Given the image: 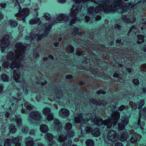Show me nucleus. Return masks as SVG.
Wrapping results in <instances>:
<instances>
[{"mask_svg": "<svg viewBox=\"0 0 146 146\" xmlns=\"http://www.w3.org/2000/svg\"><path fill=\"white\" fill-rule=\"evenodd\" d=\"M25 49V46L23 45L22 44L20 43H17L14 50L15 54L13 51H11L8 53L6 59L3 58L1 61L3 67L7 68H9L13 69L14 79L19 83L18 84L22 85L21 86L23 88V92L25 94H27L28 90L23 87L26 84L23 77L20 76L19 69L21 67H22V66L18 64L24 58Z\"/></svg>", "mask_w": 146, "mask_h": 146, "instance_id": "f257e3e1", "label": "nucleus"}, {"mask_svg": "<svg viewBox=\"0 0 146 146\" xmlns=\"http://www.w3.org/2000/svg\"><path fill=\"white\" fill-rule=\"evenodd\" d=\"M83 114H81L78 116V117H74V122L75 123H80L81 124H85L87 122H88L91 121L93 123V124H91L92 126H94L96 125H100L102 124L107 125L108 128H110L111 127L115 128L116 126V124L117 121V120L119 117V113L118 112L113 114L111 119L108 120L103 121L100 118L96 117L94 119L90 118L88 120V118L86 117V119L84 120L83 118Z\"/></svg>", "mask_w": 146, "mask_h": 146, "instance_id": "f03ea898", "label": "nucleus"}, {"mask_svg": "<svg viewBox=\"0 0 146 146\" xmlns=\"http://www.w3.org/2000/svg\"><path fill=\"white\" fill-rule=\"evenodd\" d=\"M128 118L125 117H123L122 118L121 122L119 123L118 125V129L119 130V132L121 133V135H118L119 137L116 135L115 132L113 131H110L108 134L107 137L109 140L112 142H114L117 141L119 138V140L121 141H124L126 140L128 138V135L126 133V131L124 129L123 133L122 132V131H120L122 130L124 128V126L127 125L128 123Z\"/></svg>", "mask_w": 146, "mask_h": 146, "instance_id": "7ed1b4c3", "label": "nucleus"}, {"mask_svg": "<svg viewBox=\"0 0 146 146\" xmlns=\"http://www.w3.org/2000/svg\"><path fill=\"white\" fill-rule=\"evenodd\" d=\"M74 135V132L70 131L65 136L66 137L63 135H59L58 134V135L56 136V139L62 146H70L71 142L70 139Z\"/></svg>", "mask_w": 146, "mask_h": 146, "instance_id": "20e7f679", "label": "nucleus"}, {"mask_svg": "<svg viewBox=\"0 0 146 146\" xmlns=\"http://www.w3.org/2000/svg\"><path fill=\"white\" fill-rule=\"evenodd\" d=\"M17 2L15 3V7L19 9V13L15 15L16 17H19L22 18L24 21V18L28 16L29 13V10L28 9L25 8L21 10L20 4L24 2V0H16Z\"/></svg>", "mask_w": 146, "mask_h": 146, "instance_id": "39448f33", "label": "nucleus"}, {"mask_svg": "<svg viewBox=\"0 0 146 146\" xmlns=\"http://www.w3.org/2000/svg\"><path fill=\"white\" fill-rule=\"evenodd\" d=\"M10 37V35H6L0 41V46L2 52H3L4 50L7 48L9 42V39L8 38H9Z\"/></svg>", "mask_w": 146, "mask_h": 146, "instance_id": "423d86ee", "label": "nucleus"}, {"mask_svg": "<svg viewBox=\"0 0 146 146\" xmlns=\"http://www.w3.org/2000/svg\"><path fill=\"white\" fill-rule=\"evenodd\" d=\"M50 110L48 108H44L42 111L43 113L45 116L47 115V119L48 121L51 120L53 119V116L50 113Z\"/></svg>", "mask_w": 146, "mask_h": 146, "instance_id": "0eeeda50", "label": "nucleus"}, {"mask_svg": "<svg viewBox=\"0 0 146 146\" xmlns=\"http://www.w3.org/2000/svg\"><path fill=\"white\" fill-rule=\"evenodd\" d=\"M9 118L11 121H15L19 126H21V121L20 116L19 115L15 116V114H13L11 115V116H10Z\"/></svg>", "mask_w": 146, "mask_h": 146, "instance_id": "6e6552de", "label": "nucleus"}, {"mask_svg": "<svg viewBox=\"0 0 146 146\" xmlns=\"http://www.w3.org/2000/svg\"><path fill=\"white\" fill-rule=\"evenodd\" d=\"M31 35H30L29 37H26V39L28 40H34L35 39H36L37 40H39L42 38V35H37L38 34H35V33H34L33 32H32L31 33Z\"/></svg>", "mask_w": 146, "mask_h": 146, "instance_id": "1a4fd4ad", "label": "nucleus"}, {"mask_svg": "<svg viewBox=\"0 0 146 146\" xmlns=\"http://www.w3.org/2000/svg\"><path fill=\"white\" fill-rule=\"evenodd\" d=\"M69 114V112L68 110L62 108L59 111V115L62 117H64V116H68Z\"/></svg>", "mask_w": 146, "mask_h": 146, "instance_id": "9d476101", "label": "nucleus"}, {"mask_svg": "<svg viewBox=\"0 0 146 146\" xmlns=\"http://www.w3.org/2000/svg\"><path fill=\"white\" fill-rule=\"evenodd\" d=\"M30 117L33 119L38 120L40 119V116L37 111H34L31 113L30 115Z\"/></svg>", "mask_w": 146, "mask_h": 146, "instance_id": "9b49d317", "label": "nucleus"}, {"mask_svg": "<svg viewBox=\"0 0 146 146\" xmlns=\"http://www.w3.org/2000/svg\"><path fill=\"white\" fill-rule=\"evenodd\" d=\"M51 20H50V21H49V23L48 24H46V29L44 31V35H43V36H46L49 33L51 28L52 25V23H51Z\"/></svg>", "mask_w": 146, "mask_h": 146, "instance_id": "f8f14e48", "label": "nucleus"}, {"mask_svg": "<svg viewBox=\"0 0 146 146\" xmlns=\"http://www.w3.org/2000/svg\"><path fill=\"white\" fill-rule=\"evenodd\" d=\"M52 134L50 133H48L46 134L45 136V138L46 141L48 142V144L50 145H52L53 144L52 143Z\"/></svg>", "mask_w": 146, "mask_h": 146, "instance_id": "ddd939ff", "label": "nucleus"}, {"mask_svg": "<svg viewBox=\"0 0 146 146\" xmlns=\"http://www.w3.org/2000/svg\"><path fill=\"white\" fill-rule=\"evenodd\" d=\"M54 125H53V127H54V128L57 129V130H59L60 128H61L62 125L60 123L57 119H54Z\"/></svg>", "mask_w": 146, "mask_h": 146, "instance_id": "4468645a", "label": "nucleus"}, {"mask_svg": "<svg viewBox=\"0 0 146 146\" xmlns=\"http://www.w3.org/2000/svg\"><path fill=\"white\" fill-rule=\"evenodd\" d=\"M41 23V21L38 18H34L31 19L29 21V24L30 25H33L35 24H40Z\"/></svg>", "mask_w": 146, "mask_h": 146, "instance_id": "2eb2a0df", "label": "nucleus"}, {"mask_svg": "<svg viewBox=\"0 0 146 146\" xmlns=\"http://www.w3.org/2000/svg\"><path fill=\"white\" fill-rule=\"evenodd\" d=\"M33 139L30 137L27 138L25 140L26 146H32L33 145Z\"/></svg>", "mask_w": 146, "mask_h": 146, "instance_id": "dca6fc26", "label": "nucleus"}, {"mask_svg": "<svg viewBox=\"0 0 146 146\" xmlns=\"http://www.w3.org/2000/svg\"><path fill=\"white\" fill-rule=\"evenodd\" d=\"M40 130L41 132L45 133L48 130V127L46 125H41L40 127Z\"/></svg>", "mask_w": 146, "mask_h": 146, "instance_id": "f3484780", "label": "nucleus"}, {"mask_svg": "<svg viewBox=\"0 0 146 146\" xmlns=\"http://www.w3.org/2000/svg\"><path fill=\"white\" fill-rule=\"evenodd\" d=\"M138 136L137 134L133 135L130 140V142L131 143H133L136 141L138 139Z\"/></svg>", "mask_w": 146, "mask_h": 146, "instance_id": "a211bd4d", "label": "nucleus"}, {"mask_svg": "<svg viewBox=\"0 0 146 146\" xmlns=\"http://www.w3.org/2000/svg\"><path fill=\"white\" fill-rule=\"evenodd\" d=\"M92 133L94 136L97 137L100 135V132L98 128H96L92 130Z\"/></svg>", "mask_w": 146, "mask_h": 146, "instance_id": "6ab92c4d", "label": "nucleus"}, {"mask_svg": "<svg viewBox=\"0 0 146 146\" xmlns=\"http://www.w3.org/2000/svg\"><path fill=\"white\" fill-rule=\"evenodd\" d=\"M19 138L17 137L14 138L13 139L12 141L13 143L14 144H16V146H20V143L19 142Z\"/></svg>", "mask_w": 146, "mask_h": 146, "instance_id": "aec40b11", "label": "nucleus"}, {"mask_svg": "<svg viewBox=\"0 0 146 146\" xmlns=\"http://www.w3.org/2000/svg\"><path fill=\"white\" fill-rule=\"evenodd\" d=\"M144 36L143 35H137L138 40L137 43L138 44L144 41L143 38Z\"/></svg>", "mask_w": 146, "mask_h": 146, "instance_id": "412c9836", "label": "nucleus"}, {"mask_svg": "<svg viewBox=\"0 0 146 146\" xmlns=\"http://www.w3.org/2000/svg\"><path fill=\"white\" fill-rule=\"evenodd\" d=\"M1 77L3 81L4 82H7L9 80V77L6 74H3L1 76Z\"/></svg>", "mask_w": 146, "mask_h": 146, "instance_id": "4be33fe9", "label": "nucleus"}, {"mask_svg": "<svg viewBox=\"0 0 146 146\" xmlns=\"http://www.w3.org/2000/svg\"><path fill=\"white\" fill-rule=\"evenodd\" d=\"M86 144L87 146H94V143L92 140H88L86 142Z\"/></svg>", "mask_w": 146, "mask_h": 146, "instance_id": "5701e85b", "label": "nucleus"}, {"mask_svg": "<svg viewBox=\"0 0 146 146\" xmlns=\"http://www.w3.org/2000/svg\"><path fill=\"white\" fill-rule=\"evenodd\" d=\"M12 27H15L17 25V22L16 21H9V23Z\"/></svg>", "mask_w": 146, "mask_h": 146, "instance_id": "b1692460", "label": "nucleus"}, {"mask_svg": "<svg viewBox=\"0 0 146 146\" xmlns=\"http://www.w3.org/2000/svg\"><path fill=\"white\" fill-rule=\"evenodd\" d=\"M17 101V98L14 97H12V98L11 99V100L9 103V105H12L13 106L14 104Z\"/></svg>", "mask_w": 146, "mask_h": 146, "instance_id": "393cba45", "label": "nucleus"}, {"mask_svg": "<svg viewBox=\"0 0 146 146\" xmlns=\"http://www.w3.org/2000/svg\"><path fill=\"white\" fill-rule=\"evenodd\" d=\"M15 126L13 125H11L10 126L9 129L11 133H14L16 131V129L15 128Z\"/></svg>", "mask_w": 146, "mask_h": 146, "instance_id": "a878e982", "label": "nucleus"}, {"mask_svg": "<svg viewBox=\"0 0 146 146\" xmlns=\"http://www.w3.org/2000/svg\"><path fill=\"white\" fill-rule=\"evenodd\" d=\"M72 127V125L69 123H67L66 125L65 129L68 131Z\"/></svg>", "mask_w": 146, "mask_h": 146, "instance_id": "bb28decb", "label": "nucleus"}, {"mask_svg": "<svg viewBox=\"0 0 146 146\" xmlns=\"http://www.w3.org/2000/svg\"><path fill=\"white\" fill-rule=\"evenodd\" d=\"M80 17H79L80 18H82V19H84L86 22H88L90 19V18L89 17L86 15L85 17H84V15H83L82 16H80Z\"/></svg>", "mask_w": 146, "mask_h": 146, "instance_id": "cd10ccee", "label": "nucleus"}, {"mask_svg": "<svg viewBox=\"0 0 146 146\" xmlns=\"http://www.w3.org/2000/svg\"><path fill=\"white\" fill-rule=\"evenodd\" d=\"M11 143V142L10 139H7L5 141L4 146H9Z\"/></svg>", "mask_w": 146, "mask_h": 146, "instance_id": "c85d7f7f", "label": "nucleus"}, {"mask_svg": "<svg viewBox=\"0 0 146 146\" xmlns=\"http://www.w3.org/2000/svg\"><path fill=\"white\" fill-rule=\"evenodd\" d=\"M25 107L28 110H30L32 108L31 105L28 102L25 103Z\"/></svg>", "mask_w": 146, "mask_h": 146, "instance_id": "c756f323", "label": "nucleus"}, {"mask_svg": "<svg viewBox=\"0 0 146 146\" xmlns=\"http://www.w3.org/2000/svg\"><path fill=\"white\" fill-rule=\"evenodd\" d=\"M44 17L46 20H48L50 18V15L48 13H45L44 14Z\"/></svg>", "mask_w": 146, "mask_h": 146, "instance_id": "7c9ffc66", "label": "nucleus"}, {"mask_svg": "<svg viewBox=\"0 0 146 146\" xmlns=\"http://www.w3.org/2000/svg\"><path fill=\"white\" fill-rule=\"evenodd\" d=\"M144 104V102L143 100H141L140 102H139V106H137L138 108V109L140 108L141 107H142V106Z\"/></svg>", "mask_w": 146, "mask_h": 146, "instance_id": "2f4dec72", "label": "nucleus"}, {"mask_svg": "<svg viewBox=\"0 0 146 146\" xmlns=\"http://www.w3.org/2000/svg\"><path fill=\"white\" fill-rule=\"evenodd\" d=\"M142 112H143V113L145 115H146V108H145L143 111H142L140 112V119L142 117L141 114V113H142Z\"/></svg>", "mask_w": 146, "mask_h": 146, "instance_id": "473e14b6", "label": "nucleus"}, {"mask_svg": "<svg viewBox=\"0 0 146 146\" xmlns=\"http://www.w3.org/2000/svg\"><path fill=\"white\" fill-rule=\"evenodd\" d=\"M91 127H91L90 128L89 127H86L85 128V131H86V133H90V132L91 129H92V128L91 129Z\"/></svg>", "mask_w": 146, "mask_h": 146, "instance_id": "72a5a7b5", "label": "nucleus"}, {"mask_svg": "<svg viewBox=\"0 0 146 146\" xmlns=\"http://www.w3.org/2000/svg\"><path fill=\"white\" fill-rule=\"evenodd\" d=\"M28 128L27 127H24V129H22V131L23 133H26L28 131Z\"/></svg>", "mask_w": 146, "mask_h": 146, "instance_id": "f704fd0d", "label": "nucleus"}, {"mask_svg": "<svg viewBox=\"0 0 146 146\" xmlns=\"http://www.w3.org/2000/svg\"><path fill=\"white\" fill-rule=\"evenodd\" d=\"M133 83L135 85H137L139 84V82L138 80L137 79H133Z\"/></svg>", "mask_w": 146, "mask_h": 146, "instance_id": "c9c22d12", "label": "nucleus"}, {"mask_svg": "<svg viewBox=\"0 0 146 146\" xmlns=\"http://www.w3.org/2000/svg\"><path fill=\"white\" fill-rule=\"evenodd\" d=\"M78 29L77 28H76L74 29V31L72 33L73 34H78Z\"/></svg>", "mask_w": 146, "mask_h": 146, "instance_id": "e433bc0d", "label": "nucleus"}, {"mask_svg": "<svg viewBox=\"0 0 146 146\" xmlns=\"http://www.w3.org/2000/svg\"><path fill=\"white\" fill-rule=\"evenodd\" d=\"M68 50H69L70 52L72 53L74 51V48L72 46H70L69 47Z\"/></svg>", "mask_w": 146, "mask_h": 146, "instance_id": "4c0bfd02", "label": "nucleus"}, {"mask_svg": "<svg viewBox=\"0 0 146 146\" xmlns=\"http://www.w3.org/2000/svg\"><path fill=\"white\" fill-rule=\"evenodd\" d=\"M123 20L125 22H127L128 23H132L134 22V21H130V20L129 19H126L125 18H123Z\"/></svg>", "mask_w": 146, "mask_h": 146, "instance_id": "58836bf2", "label": "nucleus"}, {"mask_svg": "<svg viewBox=\"0 0 146 146\" xmlns=\"http://www.w3.org/2000/svg\"><path fill=\"white\" fill-rule=\"evenodd\" d=\"M6 4L5 3H2L0 4V6L2 8H4L5 7Z\"/></svg>", "mask_w": 146, "mask_h": 146, "instance_id": "ea45409f", "label": "nucleus"}, {"mask_svg": "<svg viewBox=\"0 0 146 146\" xmlns=\"http://www.w3.org/2000/svg\"><path fill=\"white\" fill-rule=\"evenodd\" d=\"M3 86L2 84L0 85V93H1L3 90Z\"/></svg>", "mask_w": 146, "mask_h": 146, "instance_id": "a19ab883", "label": "nucleus"}, {"mask_svg": "<svg viewBox=\"0 0 146 146\" xmlns=\"http://www.w3.org/2000/svg\"><path fill=\"white\" fill-rule=\"evenodd\" d=\"M97 93L98 94H100L101 93H102L103 94H104L105 93V92L104 91H103L102 90L98 91L97 92Z\"/></svg>", "mask_w": 146, "mask_h": 146, "instance_id": "79ce46f5", "label": "nucleus"}, {"mask_svg": "<svg viewBox=\"0 0 146 146\" xmlns=\"http://www.w3.org/2000/svg\"><path fill=\"white\" fill-rule=\"evenodd\" d=\"M113 76L114 77H116L118 78H119V75L117 73H115L113 75Z\"/></svg>", "mask_w": 146, "mask_h": 146, "instance_id": "37998d69", "label": "nucleus"}, {"mask_svg": "<svg viewBox=\"0 0 146 146\" xmlns=\"http://www.w3.org/2000/svg\"><path fill=\"white\" fill-rule=\"evenodd\" d=\"M115 29L117 28V29H120L121 28V27L120 26H119L118 25H117L115 26Z\"/></svg>", "mask_w": 146, "mask_h": 146, "instance_id": "c03bdc74", "label": "nucleus"}, {"mask_svg": "<svg viewBox=\"0 0 146 146\" xmlns=\"http://www.w3.org/2000/svg\"><path fill=\"white\" fill-rule=\"evenodd\" d=\"M66 0H58V1L61 3H64L66 1Z\"/></svg>", "mask_w": 146, "mask_h": 146, "instance_id": "a18cd8bd", "label": "nucleus"}, {"mask_svg": "<svg viewBox=\"0 0 146 146\" xmlns=\"http://www.w3.org/2000/svg\"><path fill=\"white\" fill-rule=\"evenodd\" d=\"M101 17L100 16H97L96 18V20H99L101 19Z\"/></svg>", "mask_w": 146, "mask_h": 146, "instance_id": "49530a36", "label": "nucleus"}, {"mask_svg": "<svg viewBox=\"0 0 146 146\" xmlns=\"http://www.w3.org/2000/svg\"><path fill=\"white\" fill-rule=\"evenodd\" d=\"M124 108V106H121L119 108V110H122Z\"/></svg>", "mask_w": 146, "mask_h": 146, "instance_id": "de8ad7c7", "label": "nucleus"}, {"mask_svg": "<svg viewBox=\"0 0 146 146\" xmlns=\"http://www.w3.org/2000/svg\"><path fill=\"white\" fill-rule=\"evenodd\" d=\"M5 116L7 117V118H8V117H9V114L8 113H7V112H6L5 113Z\"/></svg>", "mask_w": 146, "mask_h": 146, "instance_id": "09e8293b", "label": "nucleus"}, {"mask_svg": "<svg viewBox=\"0 0 146 146\" xmlns=\"http://www.w3.org/2000/svg\"><path fill=\"white\" fill-rule=\"evenodd\" d=\"M126 71H127V72H130L131 71V70L130 68H126Z\"/></svg>", "mask_w": 146, "mask_h": 146, "instance_id": "8fccbe9b", "label": "nucleus"}, {"mask_svg": "<svg viewBox=\"0 0 146 146\" xmlns=\"http://www.w3.org/2000/svg\"><path fill=\"white\" fill-rule=\"evenodd\" d=\"M3 18V15L2 14V13H0V20Z\"/></svg>", "mask_w": 146, "mask_h": 146, "instance_id": "3c124183", "label": "nucleus"}, {"mask_svg": "<svg viewBox=\"0 0 146 146\" xmlns=\"http://www.w3.org/2000/svg\"><path fill=\"white\" fill-rule=\"evenodd\" d=\"M72 77V76L71 75H69L66 76V78H70Z\"/></svg>", "mask_w": 146, "mask_h": 146, "instance_id": "603ef678", "label": "nucleus"}, {"mask_svg": "<svg viewBox=\"0 0 146 146\" xmlns=\"http://www.w3.org/2000/svg\"><path fill=\"white\" fill-rule=\"evenodd\" d=\"M34 131L33 130H31L29 132V133L31 134H33L34 133Z\"/></svg>", "mask_w": 146, "mask_h": 146, "instance_id": "864d4df0", "label": "nucleus"}, {"mask_svg": "<svg viewBox=\"0 0 146 146\" xmlns=\"http://www.w3.org/2000/svg\"><path fill=\"white\" fill-rule=\"evenodd\" d=\"M58 43L57 42H55L54 43V45L55 46H57L58 45Z\"/></svg>", "mask_w": 146, "mask_h": 146, "instance_id": "5fc2aeb1", "label": "nucleus"}, {"mask_svg": "<svg viewBox=\"0 0 146 146\" xmlns=\"http://www.w3.org/2000/svg\"><path fill=\"white\" fill-rule=\"evenodd\" d=\"M81 54V52H77L76 53V54L78 55H80Z\"/></svg>", "mask_w": 146, "mask_h": 146, "instance_id": "6e6d98bb", "label": "nucleus"}, {"mask_svg": "<svg viewBox=\"0 0 146 146\" xmlns=\"http://www.w3.org/2000/svg\"><path fill=\"white\" fill-rule=\"evenodd\" d=\"M121 42V41L120 40H117L116 41V42L117 43H120V42Z\"/></svg>", "mask_w": 146, "mask_h": 146, "instance_id": "4d7b16f0", "label": "nucleus"}, {"mask_svg": "<svg viewBox=\"0 0 146 146\" xmlns=\"http://www.w3.org/2000/svg\"><path fill=\"white\" fill-rule=\"evenodd\" d=\"M49 58H50L52 59L53 58V57L52 56V55H50L49 56Z\"/></svg>", "mask_w": 146, "mask_h": 146, "instance_id": "13d9d810", "label": "nucleus"}, {"mask_svg": "<svg viewBox=\"0 0 146 146\" xmlns=\"http://www.w3.org/2000/svg\"><path fill=\"white\" fill-rule=\"evenodd\" d=\"M36 33H35V32H34V33H35V34H36H36H38V35H39V34L38 33H39V34H40V33H39V32H38V31L37 32V31H36Z\"/></svg>", "mask_w": 146, "mask_h": 146, "instance_id": "bf43d9fd", "label": "nucleus"}, {"mask_svg": "<svg viewBox=\"0 0 146 146\" xmlns=\"http://www.w3.org/2000/svg\"><path fill=\"white\" fill-rule=\"evenodd\" d=\"M38 146H44L43 145H42V144L40 143L38 144Z\"/></svg>", "mask_w": 146, "mask_h": 146, "instance_id": "052dcab7", "label": "nucleus"}, {"mask_svg": "<svg viewBox=\"0 0 146 146\" xmlns=\"http://www.w3.org/2000/svg\"><path fill=\"white\" fill-rule=\"evenodd\" d=\"M44 83H42V84H41L42 85H44V84H46V83H47V82L46 81H45V82H44Z\"/></svg>", "mask_w": 146, "mask_h": 146, "instance_id": "680f3d73", "label": "nucleus"}, {"mask_svg": "<svg viewBox=\"0 0 146 146\" xmlns=\"http://www.w3.org/2000/svg\"><path fill=\"white\" fill-rule=\"evenodd\" d=\"M138 124L139 125H140V119H139L138 120Z\"/></svg>", "mask_w": 146, "mask_h": 146, "instance_id": "e2e57ef3", "label": "nucleus"}, {"mask_svg": "<svg viewBox=\"0 0 146 146\" xmlns=\"http://www.w3.org/2000/svg\"><path fill=\"white\" fill-rule=\"evenodd\" d=\"M47 58H44L43 60L45 61V60H47Z\"/></svg>", "mask_w": 146, "mask_h": 146, "instance_id": "0e129e2a", "label": "nucleus"}, {"mask_svg": "<svg viewBox=\"0 0 146 146\" xmlns=\"http://www.w3.org/2000/svg\"><path fill=\"white\" fill-rule=\"evenodd\" d=\"M143 92L145 93V89H143Z\"/></svg>", "mask_w": 146, "mask_h": 146, "instance_id": "69168bd1", "label": "nucleus"}, {"mask_svg": "<svg viewBox=\"0 0 146 146\" xmlns=\"http://www.w3.org/2000/svg\"><path fill=\"white\" fill-rule=\"evenodd\" d=\"M127 145H126V146H128V145H129V142H127Z\"/></svg>", "mask_w": 146, "mask_h": 146, "instance_id": "338daca9", "label": "nucleus"}, {"mask_svg": "<svg viewBox=\"0 0 146 146\" xmlns=\"http://www.w3.org/2000/svg\"><path fill=\"white\" fill-rule=\"evenodd\" d=\"M21 112H22L23 113H24V110H22V111H21Z\"/></svg>", "mask_w": 146, "mask_h": 146, "instance_id": "774afa93", "label": "nucleus"}]
</instances>
